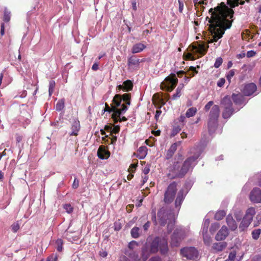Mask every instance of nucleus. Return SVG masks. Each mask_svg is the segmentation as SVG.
Listing matches in <instances>:
<instances>
[{"mask_svg":"<svg viewBox=\"0 0 261 261\" xmlns=\"http://www.w3.org/2000/svg\"><path fill=\"white\" fill-rule=\"evenodd\" d=\"M221 103L224 108L222 114V117L224 119H228L232 116L234 112L231 100L229 97L226 96L222 100Z\"/></svg>","mask_w":261,"mask_h":261,"instance_id":"5","label":"nucleus"},{"mask_svg":"<svg viewBox=\"0 0 261 261\" xmlns=\"http://www.w3.org/2000/svg\"><path fill=\"white\" fill-rule=\"evenodd\" d=\"M178 83V79L174 73H171L167 76L161 83V88L168 92H171L175 88Z\"/></svg>","mask_w":261,"mask_h":261,"instance_id":"4","label":"nucleus"},{"mask_svg":"<svg viewBox=\"0 0 261 261\" xmlns=\"http://www.w3.org/2000/svg\"><path fill=\"white\" fill-rule=\"evenodd\" d=\"M226 213L224 210L218 211L215 215V219L217 220H221L225 216Z\"/></svg>","mask_w":261,"mask_h":261,"instance_id":"33","label":"nucleus"},{"mask_svg":"<svg viewBox=\"0 0 261 261\" xmlns=\"http://www.w3.org/2000/svg\"><path fill=\"white\" fill-rule=\"evenodd\" d=\"M185 197V195L184 194V190H180L177 193V197L175 200V207L177 208L178 210L180 208L181 204L184 201Z\"/></svg>","mask_w":261,"mask_h":261,"instance_id":"16","label":"nucleus"},{"mask_svg":"<svg viewBox=\"0 0 261 261\" xmlns=\"http://www.w3.org/2000/svg\"><path fill=\"white\" fill-rule=\"evenodd\" d=\"M159 250L162 255L167 254L169 251L167 241L164 238L161 239Z\"/></svg>","mask_w":261,"mask_h":261,"instance_id":"17","label":"nucleus"},{"mask_svg":"<svg viewBox=\"0 0 261 261\" xmlns=\"http://www.w3.org/2000/svg\"><path fill=\"white\" fill-rule=\"evenodd\" d=\"M220 115V108L218 105H214L211 110L207 120V129L210 135L214 134L218 126V118Z\"/></svg>","mask_w":261,"mask_h":261,"instance_id":"2","label":"nucleus"},{"mask_svg":"<svg viewBox=\"0 0 261 261\" xmlns=\"http://www.w3.org/2000/svg\"><path fill=\"white\" fill-rule=\"evenodd\" d=\"M165 103H166V102H165V100L163 98H161V99H160L158 100V102L155 106L156 107H158V109H161L162 106L165 105Z\"/></svg>","mask_w":261,"mask_h":261,"instance_id":"57","label":"nucleus"},{"mask_svg":"<svg viewBox=\"0 0 261 261\" xmlns=\"http://www.w3.org/2000/svg\"><path fill=\"white\" fill-rule=\"evenodd\" d=\"M55 85H56V83L54 81L51 80L49 82L48 92H49V95L50 96L53 93V92L54 91Z\"/></svg>","mask_w":261,"mask_h":261,"instance_id":"37","label":"nucleus"},{"mask_svg":"<svg viewBox=\"0 0 261 261\" xmlns=\"http://www.w3.org/2000/svg\"><path fill=\"white\" fill-rule=\"evenodd\" d=\"M256 214V211L255 208L253 207H250L248 208L246 211L245 215H244V217H245L247 219H249L250 221H252L253 218Z\"/></svg>","mask_w":261,"mask_h":261,"instance_id":"26","label":"nucleus"},{"mask_svg":"<svg viewBox=\"0 0 261 261\" xmlns=\"http://www.w3.org/2000/svg\"><path fill=\"white\" fill-rule=\"evenodd\" d=\"M146 47V46L145 44L142 43H138L133 46L132 48V52L133 54L140 53L143 51Z\"/></svg>","mask_w":261,"mask_h":261,"instance_id":"23","label":"nucleus"},{"mask_svg":"<svg viewBox=\"0 0 261 261\" xmlns=\"http://www.w3.org/2000/svg\"><path fill=\"white\" fill-rule=\"evenodd\" d=\"M210 221L208 219L206 220L204 223L203 228H202V233L203 234H207L208 227L209 225Z\"/></svg>","mask_w":261,"mask_h":261,"instance_id":"42","label":"nucleus"},{"mask_svg":"<svg viewBox=\"0 0 261 261\" xmlns=\"http://www.w3.org/2000/svg\"><path fill=\"white\" fill-rule=\"evenodd\" d=\"M110 152L106 150L105 147L100 146L97 151V155L101 159H108L110 156Z\"/></svg>","mask_w":261,"mask_h":261,"instance_id":"21","label":"nucleus"},{"mask_svg":"<svg viewBox=\"0 0 261 261\" xmlns=\"http://www.w3.org/2000/svg\"><path fill=\"white\" fill-rule=\"evenodd\" d=\"M181 89H182V88H180L179 87H178L177 88V89L176 90V93L172 95L173 99L175 100L177 98H179L181 96Z\"/></svg>","mask_w":261,"mask_h":261,"instance_id":"40","label":"nucleus"},{"mask_svg":"<svg viewBox=\"0 0 261 261\" xmlns=\"http://www.w3.org/2000/svg\"><path fill=\"white\" fill-rule=\"evenodd\" d=\"M64 107L65 100L64 99H61L57 102L56 105V110L57 111H61L64 109Z\"/></svg>","mask_w":261,"mask_h":261,"instance_id":"32","label":"nucleus"},{"mask_svg":"<svg viewBox=\"0 0 261 261\" xmlns=\"http://www.w3.org/2000/svg\"><path fill=\"white\" fill-rule=\"evenodd\" d=\"M181 141L175 142L172 144L169 149L167 151L165 155V158L166 160H169L172 158L175 152L177 150V146L180 145Z\"/></svg>","mask_w":261,"mask_h":261,"instance_id":"14","label":"nucleus"},{"mask_svg":"<svg viewBox=\"0 0 261 261\" xmlns=\"http://www.w3.org/2000/svg\"><path fill=\"white\" fill-rule=\"evenodd\" d=\"M56 244L57 245V250L59 252H61L62 251L63 249V241L61 239H58L56 241Z\"/></svg>","mask_w":261,"mask_h":261,"instance_id":"45","label":"nucleus"},{"mask_svg":"<svg viewBox=\"0 0 261 261\" xmlns=\"http://www.w3.org/2000/svg\"><path fill=\"white\" fill-rule=\"evenodd\" d=\"M250 199L253 203L261 202V190L258 188H254L250 193Z\"/></svg>","mask_w":261,"mask_h":261,"instance_id":"10","label":"nucleus"},{"mask_svg":"<svg viewBox=\"0 0 261 261\" xmlns=\"http://www.w3.org/2000/svg\"><path fill=\"white\" fill-rule=\"evenodd\" d=\"M162 97H161L160 94L155 93L152 96V102L154 105H156L158 102V100L161 99Z\"/></svg>","mask_w":261,"mask_h":261,"instance_id":"46","label":"nucleus"},{"mask_svg":"<svg viewBox=\"0 0 261 261\" xmlns=\"http://www.w3.org/2000/svg\"><path fill=\"white\" fill-rule=\"evenodd\" d=\"M235 74V69L230 70L226 75V77L229 83L231 82V78L234 76Z\"/></svg>","mask_w":261,"mask_h":261,"instance_id":"44","label":"nucleus"},{"mask_svg":"<svg viewBox=\"0 0 261 261\" xmlns=\"http://www.w3.org/2000/svg\"><path fill=\"white\" fill-rule=\"evenodd\" d=\"M139 228L137 227H133L131 230V235L134 238H138L139 237Z\"/></svg>","mask_w":261,"mask_h":261,"instance_id":"35","label":"nucleus"},{"mask_svg":"<svg viewBox=\"0 0 261 261\" xmlns=\"http://www.w3.org/2000/svg\"><path fill=\"white\" fill-rule=\"evenodd\" d=\"M121 96L122 100H123L124 102L122 105H125L126 106H127V105H130L131 94L130 93L124 94L121 95Z\"/></svg>","mask_w":261,"mask_h":261,"instance_id":"28","label":"nucleus"},{"mask_svg":"<svg viewBox=\"0 0 261 261\" xmlns=\"http://www.w3.org/2000/svg\"><path fill=\"white\" fill-rule=\"evenodd\" d=\"M185 237V232L183 230L175 229L171 237V246L173 247L179 246Z\"/></svg>","mask_w":261,"mask_h":261,"instance_id":"7","label":"nucleus"},{"mask_svg":"<svg viewBox=\"0 0 261 261\" xmlns=\"http://www.w3.org/2000/svg\"><path fill=\"white\" fill-rule=\"evenodd\" d=\"M191 51L199 55L198 57L204 56L207 52L208 45L204 43H199L197 45H192Z\"/></svg>","mask_w":261,"mask_h":261,"instance_id":"9","label":"nucleus"},{"mask_svg":"<svg viewBox=\"0 0 261 261\" xmlns=\"http://www.w3.org/2000/svg\"><path fill=\"white\" fill-rule=\"evenodd\" d=\"M64 208L66 210V211L69 214L71 213L73 210V208L70 204H64Z\"/></svg>","mask_w":261,"mask_h":261,"instance_id":"49","label":"nucleus"},{"mask_svg":"<svg viewBox=\"0 0 261 261\" xmlns=\"http://www.w3.org/2000/svg\"><path fill=\"white\" fill-rule=\"evenodd\" d=\"M118 110L119 109H115L112 105L111 107H110L107 103H105V108L104 109L105 112H108L109 113L113 112V113H115L116 110Z\"/></svg>","mask_w":261,"mask_h":261,"instance_id":"41","label":"nucleus"},{"mask_svg":"<svg viewBox=\"0 0 261 261\" xmlns=\"http://www.w3.org/2000/svg\"><path fill=\"white\" fill-rule=\"evenodd\" d=\"M129 257L135 261H140V258L138 254L135 252H133L129 254Z\"/></svg>","mask_w":261,"mask_h":261,"instance_id":"51","label":"nucleus"},{"mask_svg":"<svg viewBox=\"0 0 261 261\" xmlns=\"http://www.w3.org/2000/svg\"><path fill=\"white\" fill-rule=\"evenodd\" d=\"M171 214H168L164 207L161 208L158 212V217L159 224L164 226L167 223V220H169Z\"/></svg>","mask_w":261,"mask_h":261,"instance_id":"8","label":"nucleus"},{"mask_svg":"<svg viewBox=\"0 0 261 261\" xmlns=\"http://www.w3.org/2000/svg\"><path fill=\"white\" fill-rule=\"evenodd\" d=\"M180 254L187 259L195 260L198 257V252L194 247H186L181 248Z\"/></svg>","mask_w":261,"mask_h":261,"instance_id":"6","label":"nucleus"},{"mask_svg":"<svg viewBox=\"0 0 261 261\" xmlns=\"http://www.w3.org/2000/svg\"><path fill=\"white\" fill-rule=\"evenodd\" d=\"M3 21L5 22H9L11 19V12L7 8H5L4 11Z\"/></svg>","mask_w":261,"mask_h":261,"instance_id":"30","label":"nucleus"},{"mask_svg":"<svg viewBox=\"0 0 261 261\" xmlns=\"http://www.w3.org/2000/svg\"><path fill=\"white\" fill-rule=\"evenodd\" d=\"M222 62H223L222 59L221 57L218 58L216 59L215 63L214 64L215 67H216L217 68H219L221 65Z\"/></svg>","mask_w":261,"mask_h":261,"instance_id":"53","label":"nucleus"},{"mask_svg":"<svg viewBox=\"0 0 261 261\" xmlns=\"http://www.w3.org/2000/svg\"><path fill=\"white\" fill-rule=\"evenodd\" d=\"M198 73V71L196 70V68L193 66H191L189 68V70L188 72V74L190 77H193L195 75V74Z\"/></svg>","mask_w":261,"mask_h":261,"instance_id":"39","label":"nucleus"},{"mask_svg":"<svg viewBox=\"0 0 261 261\" xmlns=\"http://www.w3.org/2000/svg\"><path fill=\"white\" fill-rule=\"evenodd\" d=\"M199 155V153L194 154L188 157L182 162V155L178 153L177 155L171 160V163L167 168V177L171 179L184 177Z\"/></svg>","mask_w":261,"mask_h":261,"instance_id":"1","label":"nucleus"},{"mask_svg":"<svg viewBox=\"0 0 261 261\" xmlns=\"http://www.w3.org/2000/svg\"><path fill=\"white\" fill-rule=\"evenodd\" d=\"M174 223L172 221L169 220L167 224V228L169 232H171L172 231L174 227Z\"/></svg>","mask_w":261,"mask_h":261,"instance_id":"52","label":"nucleus"},{"mask_svg":"<svg viewBox=\"0 0 261 261\" xmlns=\"http://www.w3.org/2000/svg\"><path fill=\"white\" fill-rule=\"evenodd\" d=\"M213 105L214 102L213 101H210L204 106V110L205 112H208L210 110L211 107L213 106Z\"/></svg>","mask_w":261,"mask_h":261,"instance_id":"56","label":"nucleus"},{"mask_svg":"<svg viewBox=\"0 0 261 261\" xmlns=\"http://www.w3.org/2000/svg\"><path fill=\"white\" fill-rule=\"evenodd\" d=\"M249 225L242 220L240 224L239 225V228L240 231H246Z\"/></svg>","mask_w":261,"mask_h":261,"instance_id":"36","label":"nucleus"},{"mask_svg":"<svg viewBox=\"0 0 261 261\" xmlns=\"http://www.w3.org/2000/svg\"><path fill=\"white\" fill-rule=\"evenodd\" d=\"M114 229L116 231H118L121 229L122 225L120 223L119 221H116L114 224Z\"/></svg>","mask_w":261,"mask_h":261,"instance_id":"58","label":"nucleus"},{"mask_svg":"<svg viewBox=\"0 0 261 261\" xmlns=\"http://www.w3.org/2000/svg\"><path fill=\"white\" fill-rule=\"evenodd\" d=\"M257 90L256 86L253 83L245 85L242 90L243 94L245 96H250Z\"/></svg>","mask_w":261,"mask_h":261,"instance_id":"11","label":"nucleus"},{"mask_svg":"<svg viewBox=\"0 0 261 261\" xmlns=\"http://www.w3.org/2000/svg\"><path fill=\"white\" fill-rule=\"evenodd\" d=\"M225 82V80L224 78H221L217 82V86L219 87H222Z\"/></svg>","mask_w":261,"mask_h":261,"instance_id":"60","label":"nucleus"},{"mask_svg":"<svg viewBox=\"0 0 261 261\" xmlns=\"http://www.w3.org/2000/svg\"><path fill=\"white\" fill-rule=\"evenodd\" d=\"M229 234L228 230L225 225L223 226L219 230L215 237L217 241L224 240Z\"/></svg>","mask_w":261,"mask_h":261,"instance_id":"13","label":"nucleus"},{"mask_svg":"<svg viewBox=\"0 0 261 261\" xmlns=\"http://www.w3.org/2000/svg\"><path fill=\"white\" fill-rule=\"evenodd\" d=\"M13 232H16L19 229L20 226L18 222L14 223L11 225Z\"/></svg>","mask_w":261,"mask_h":261,"instance_id":"55","label":"nucleus"},{"mask_svg":"<svg viewBox=\"0 0 261 261\" xmlns=\"http://www.w3.org/2000/svg\"><path fill=\"white\" fill-rule=\"evenodd\" d=\"M137 156L139 159H143L145 158L147 153V148L146 146L140 147L137 152Z\"/></svg>","mask_w":261,"mask_h":261,"instance_id":"24","label":"nucleus"},{"mask_svg":"<svg viewBox=\"0 0 261 261\" xmlns=\"http://www.w3.org/2000/svg\"><path fill=\"white\" fill-rule=\"evenodd\" d=\"M236 256V253L234 252H231L229 255L228 259L229 260H233Z\"/></svg>","mask_w":261,"mask_h":261,"instance_id":"61","label":"nucleus"},{"mask_svg":"<svg viewBox=\"0 0 261 261\" xmlns=\"http://www.w3.org/2000/svg\"><path fill=\"white\" fill-rule=\"evenodd\" d=\"M185 60H195V58L194 57V56L191 53H188L186 55Z\"/></svg>","mask_w":261,"mask_h":261,"instance_id":"62","label":"nucleus"},{"mask_svg":"<svg viewBox=\"0 0 261 261\" xmlns=\"http://www.w3.org/2000/svg\"><path fill=\"white\" fill-rule=\"evenodd\" d=\"M177 183L173 181L167 187L164 193V202L166 204L171 203L175 197L177 193Z\"/></svg>","mask_w":261,"mask_h":261,"instance_id":"3","label":"nucleus"},{"mask_svg":"<svg viewBox=\"0 0 261 261\" xmlns=\"http://www.w3.org/2000/svg\"><path fill=\"white\" fill-rule=\"evenodd\" d=\"M50 261H58V257L57 255H51L48 257Z\"/></svg>","mask_w":261,"mask_h":261,"instance_id":"63","label":"nucleus"},{"mask_svg":"<svg viewBox=\"0 0 261 261\" xmlns=\"http://www.w3.org/2000/svg\"><path fill=\"white\" fill-rule=\"evenodd\" d=\"M122 107L120 108L118 110H116L115 113L112 114V118L113 119L114 123H117L119 122V117L121 115L124 114L128 109L127 106L125 105H122Z\"/></svg>","mask_w":261,"mask_h":261,"instance_id":"12","label":"nucleus"},{"mask_svg":"<svg viewBox=\"0 0 261 261\" xmlns=\"http://www.w3.org/2000/svg\"><path fill=\"white\" fill-rule=\"evenodd\" d=\"M260 233L261 229L258 228L254 229L252 231V237L254 240H256L259 238Z\"/></svg>","mask_w":261,"mask_h":261,"instance_id":"34","label":"nucleus"},{"mask_svg":"<svg viewBox=\"0 0 261 261\" xmlns=\"http://www.w3.org/2000/svg\"><path fill=\"white\" fill-rule=\"evenodd\" d=\"M71 129L72 130V132L69 134L70 136H76L78 135L80 129V121L78 120H74L72 123Z\"/></svg>","mask_w":261,"mask_h":261,"instance_id":"19","label":"nucleus"},{"mask_svg":"<svg viewBox=\"0 0 261 261\" xmlns=\"http://www.w3.org/2000/svg\"><path fill=\"white\" fill-rule=\"evenodd\" d=\"M149 256L148 251L146 249H143L142 250V259L143 261H146Z\"/></svg>","mask_w":261,"mask_h":261,"instance_id":"43","label":"nucleus"},{"mask_svg":"<svg viewBox=\"0 0 261 261\" xmlns=\"http://www.w3.org/2000/svg\"><path fill=\"white\" fill-rule=\"evenodd\" d=\"M226 223L231 230H235L237 228V224L231 215H228L226 219Z\"/></svg>","mask_w":261,"mask_h":261,"instance_id":"22","label":"nucleus"},{"mask_svg":"<svg viewBox=\"0 0 261 261\" xmlns=\"http://www.w3.org/2000/svg\"><path fill=\"white\" fill-rule=\"evenodd\" d=\"M161 238L155 237L150 244V252L151 253H156L160 247V244L161 242Z\"/></svg>","mask_w":261,"mask_h":261,"instance_id":"15","label":"nucleus"},{"mask_svg":"<svg viewBox=\"0 0 261 261\" xmlns=\"http://www.w3.org/2000/svg\"><path fill=\"white\" fill-rule=\"evenodd\" d=\"M220 227V224L219 223H214L212 224L210 231L212 233H214Z\"/></svg>","mask_w":261,"mask_h":261,"instance_id":"38","label":"nucleus"},{"mask_svg":"<svg viewBox=\"0 0 261 261\" xmlns=\"http://www.w3.org/2000/svg\"><path fill=\"white\" fill-rule=\"evenodd\" d=\"M120 126L119 125H115L114 126V127H112V129L111 131V133H110V135H112L113 134H118L120 131Z\"/></svg>","mask_w":261,"mask_h":261,"instance_id":"54","label":"nucleus"},{"mask_svg":"<svg viewBox=\"0 0 261 261\" xmlns=\"http://www.w3.org/2000/svg\"><path fill=\"white\" fill-rule=\"evenodd\" d=\"M148 261H162V260L159 256H154L150 258Z\"/></svg>","mask_w":261,"mask_h":261,"instance_id":"64","label":"nucleus"},{"mask_svg":"<svg viewBox=\"0 0 261 261\" xmlns=\"http://www.w3.org/2000/svg\"><path fill=\"white\" fill-rule=\"evenodd\" d=\"M231 97L233 101L237 105H242L245 104V98L241 94L233 93L232 94Z\"/></svg>","mask_w":261,"mask_h":261,"instance_id":"18","label":"nucleus"},{"mask_svg":"<svg viewBox=\"0 0 261 261\" xmlns=\"http://www.w3.org/2000/svg\"><path fill=\"white\" fill-rule=\"evenodd\" d=\"M121 102V95L120 94H116L113 99L112 105L115 109H119L120 108H118L119 107L121 106L120 108L122 107Z\"/></svg>","mask_w":261,"mask_h":261,"instance_id":"20","label":"nucleus"},{"mask_svg":"<svg viewBox=\"0 0 261 261\" xmlns=\"http://www.w3.org/2000/svg\"><path fill=\"white\" fill-rule=\"evenodd\" d=\"M124 86V91H131L133 87V83L130 80H127L123 83Z\"/></svg>","mask_w":261,"mask_h":261,"instance_id":"29","label":"nucleus"},{"mask_svg":"<svg viewBox=\"0 0 261 261\" xmlns=\"http://www.w3.org/2000/svg\"><path fill=\"white\" fill-rule=\"evenodd\" d=\"M193 3L194 4V6L196 7H197L199 6H201L202 5H206L207 3L201 0H193Z\"/></svg>","mask_w":261,"mask_h":261,"instance_id":"50","label":"nucleus"},{"mask_svg":"<svg viewBox=\"0 0 261 261\" xmlns=\"http://www.w3.org/2000/svg\"><path fill=\"white\" fill-rule=\"evenodd\" d=\"M181 130V128L179 126H174L172 131L171 136H175L177 135Z\"/></svg>","mask_w":261,"mask_h":261,"instance_id":"47","label":"nucleus"},{"mask_svg":"<svg viewBox=\"0 0 261 261\" xmlns=\"http://www.w3.org/2000/svg\"><path fill=\"white\" fill-rule=\"evenodd\" d=\"M197 110L196 108L192 107L188 109L186 113V117L190 118L194 116L196 113Z\"/></svg>","mask_w":261,"mask_h":261,"instance_id":"31","label":"nucleus"},{"mask_svg":"<svg viewBox=\"0 0 261 261\" xmlns=\"http://www.w3.org/2000/svg\"><path fill=\"white\" fill-rule=\"evenodd\" d=\"M151 220L154 223V225H157V221L156 218V213L155 210H152L151 212Z\"/></svg>","mask_w":261,"mask_h":261,"instance_id":"59","label":"nucleus"},{"mask_svg":"<svg viewBox=\"0 0 261 261\" xmlns=\"http://www.w3.org/2000/svg\"><path fill=\"white\" fill-rule=\"evenodd\" d=\"M203 241L204 242V244H206V245H209L211 242V237L207 234H203Z\"/></svg>","mask_w":261,"mask_h":261,"instance_id":"48","label":"nucleus"},{"mask_svg":"<svg viewBox=\"0 0 261 261\" xmlns=\"http://www.w3.org/2000/svg\"><path fill=\"white\" fill-rule=\"evenodd\" d=\"M140 63V59L137 58L135 56H131L128 59V65L130 67L138 66Z\"/></svg>","mask_w":261,"mask_h":261,"instance_id":"27","label":"nucleus"},{"mask_svg":"<svg viewBox=\"0 0 261 261\" xmlns=\"http://www.w3.org/2000/svg\"><path fill=\"white\" fill-rule=\"evenodd\" d=\"M227 246V243L225 242L215 243L213 244L212 248L217 251L219 252L224 250Z\"/></svg>","mask_w":261,"mask_h":261,"instance_id":"25","label":"nucleus"}]
</instances>
